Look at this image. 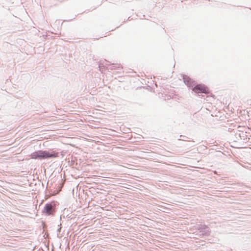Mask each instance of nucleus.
Instances as JSON below:
<instances>
[{
    "mask_svg": "<svg viewBox=\"0 0 251 251\" xmlns=\"http://www.w3.org/2000/svg\"><path fill=\"white\" fill-rule=\"evenodd\" d=\"M39 159H46L48 158H55L58 156V153L53 152L50 153L47 151H39Z\"/></svg>",
    "mask_w": 251,
    "mask_h": 251,
    "instance_id": "1",
    "label": "nucleus"
},
{
    "mask_svg": "<svg viewBox=\"0 0 251 251\" xmlns=\"http://www.w3.org/2000/svg\"><path fill=\"white\" fill-rule=\"evenodd\" d=\"M193 90L196 93H204L209 94V89L203 84H198L196 85L193 89Z\"/></svg>",
    "mask_w": 251,
    "mask_h": 251,
    "instance_id": "2",
    "label": "nucleus"
},
{
    "mask_svg": "<svg viewBox=\"0 0 251 251\" xmlns=\"http://www.w3.org/2000/svg\"><path fill=\"white\" fill-rule=\"evenodd\" d=\"M45 212L50 215L52 213V206L51 204H47L45 207Z\"/></svg>",
    "mask_w": 251,
    "mask_h": 251,
    "instance_id": "3",
    "label": "nucleus"
},
{
    "mask_svg": "<svg viewBox=\"0 0 251 251\" xmlns=\"http://www.w3.org/2000/svg\"><path fill=\"white\" fill-rule=\"evenodd\" d=\"M30 156H31V158H32V159H38V158L39 159V151L32 153L30 155Z\"/></svg>",
    "mask_w": 251,
    "mask_h": 251,
    "instance_id": "4",
    "label": "nucleus"
}]
</instances>
